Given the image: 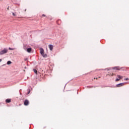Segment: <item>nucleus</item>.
Segmentation results:
<instances>
[{"mask_svg": "<svg viewBox=\"0 0 129 129\" xmlns=\"http://www.w3.org/2000/svg\"><path fill=\"white\" fill-rule=\"evenodd\" d=\"M40 54L43 56L44 57H47V54H45V51L43 48H40Z\"/></svg>", "mask_w": 129, "mask_h": 129, "instance_id": "nucleus-1", "label": "nucleus"}, {"mask_svg": "<svg viewBox=\"0 0 129 129\" xmlns=\"http://www.w3.org/2000/svg\"><path fill=\"white\" fill-rule=\"evenodd\" d=\"M8 53V49L5 48L0 51V55H4V54H7Z\"/></svg>", "mask_w": 129, "mask_h": 129, "instance_id": "nucleus-2", "label": "nucleus"}, {"mask_svg": "<svg viewBox=\"0 0 129 129\" xmlns=\"http://www.w3.org/2000/svg\"><path fill=\"white\" fill-rule=\"evenodd\" d=\"M124 84H125V83H121L118 84H117L116 85V87H121V86H123L124 85Z\"/></svg>", "mask_w": 129, "mask_h": 129, "instance_id": "nucleus-3", "label": "nucleus"}, {"mask_svg": "<svg viewBox=\"0 0 129 129\" xmlns=\"http://www.w3.org/2000/svg\"><path fill=\"white\" fill-rule=\"evenodd\" d=\"M28 47H29V45H28L27 44H24L23 46V49H24V50L25 51H26L27 50Z\"/></svg>", "mask_w": 129, "mask_h": 129, "instance_id": "nucleus-4", "label": "nucleus"}, {"mask_svg": "<svg viewBox=\"0 0 129 129\" xmlns=\"http://www.w3.org/2000/svg\"><path fill=\"white\" fill-rule=\"evenodd\" d=\"M48 47H49V50L50 51H53V48L54 47V46H53V45L52 44H49L48 45Z\"/></svg>", "mask_w": 129, "mask_h": 129, "instance_id": "nucleus-5", "label": "nucleus"}, {"mask_svg": "<svg viewBox=\"0 0 129 129\" xmlns=\"http://www.w3.org/2000/svg\"><path fill=\"white\" fill-rule=\"evenodd\" d=\"M26 51V52H28V53H31V52L32 51V48L28 47L27 50Z\"/></svg>", "mask_w": 129, "mask_h": 129, "instance_id": "nucleus-6", "label": "nucleus"}, {"mask_svg": "<svg viewBox=\"0 0 129 129\" xmlns=\"http://www.w3.org/2000/svg\"><path fill=\"white\" fill-rule=\"evenodd\" d=\"M24 105H28L29 104V100H26L24 103Z\"/></svg>", "mask_w": 129, "mask_h": 129, "instance_id": "nucleus-7", "label": "nucleus"}, {"mask_svg": "<svg viewBox=\"0 0 129 129\" xmlns=\"http://www.w3.org/2000/svg\"><path fill=\"white\" fill-rule=\"evenodd\" d=\"M117 77L119 78V79H122V78H123V77L118 75H117Z\"/></svg>", "mask_w": 129, "mask_h": 129, "instance_id": "nucleus-8", "label": "nucleus"}, {"mask_svg": "<svg viewBox=\"0 0 129 129\" xmlns=\"http://www.w3.org/2000/svg\"><path fill=\"white\" fill-rule=\"evenodd\" d=\"M10 102H11V99H7L6 100V102H7V103H10Z\"/></svg>", "mask_w": 129, "mask_h": 129, "instance_id": "nucleus-9", "label": "nucleus"}, {"mask_svg": "<svg viewBox=\"0 0 129 129\" xmlns=\"http://www.w3.org/2000/svg\"><path fill=\"white\" fill-rule=\"evenodd\" d=\"M112 69L114 70H119L118 67H115L113 68Z\"/></svg>", "mask_w": 129, "mask_h": 129, "instance_id": "nucleus-10", "label": "nucleus"}, {"mask_svg": "<svg viewBox=\"0 0 129 129\" xmlns=\"http://www.w3.org/2000/svg\"><path fill=\"white\" fill-rule=\"evenodd\" d=\"M7 64L8 65H10V64H12V61H11L10 60H9L8 61H7Z\"/></svg>", "mask_w": 129, "mask_h": 129, "instance_id": "nucleus-11", "label": "nucleus"}, {"mask_svg": "<svg viewBox=\"0 0 129 129\" xmlns=\"http://www.w3.org/2000/svg\"><path fill=\"white\" fill-rule=\"evenodd\" d=\"M33 71H34V73H35V74H37V70H36V69H33Z\"/></svg>", "mask_w": 129, "mask_h": 129, "instance_id": "nucleus-12", "label": "nucleus"}, {"mask_svg": "<svg viewBox=\"0 0 129 129\" xmlns=\"http://www.w3.org/2000/svg\"><path fill=\"white\" fill-rule=\"evenodd\" d=\"M119 80H120V79H116L115 80V81H116V82H117V81H119Z\"/></svg>", "mask_w": 129, "mask_h": 129, "instance_id": "nucleus-13", "label": "nucleus"}, {"mask_svg": "<svg viewBox=\"0 0 129 129\" xmlns=\"http://www.w3.org/2000/svg\"><path fill=\"white\" fill-rule=\"evenodd\" d=\"M124 80H125V81H127L129 80V79L127 78H126V79H124Z\"/></svg>", "mask_w": 129, "mask_h": 129, "instance_id": "nucleus-14", "label": "nucleus"}, {"mask_svg": "<svg viewBox=\"0 0 129 129\" xmlns=\"http://www.w3.org/2000/svg\"><path fill=\"white\" fill-rule=\"evenodd\" d=\"M12 15L14 16V17H16V14L15 13H12Z\"/></svg>", "mask_w": 129, "mask_h": 129, "instance_id": "nucleus-15", "label": "nucleus"}, {"mask_svg": "<svg viewBox=\"0 0 129 129\" xmlns=\"http://www.w3.org/2000/svg\"><path fill=\"white\" fill-rule=\"evenodd\" d=\"M9 50H15V49L12 48L11 47H9Z\"/></svg>", "mask_w": 129, "mask_h": 129, "instance_id": "nucleus-16", "label": "nucleus"}, {"mask_svg": "<svg viewBox=\"0 0 129 129\" xmlns=\"http://www.w3.org/2000/svg\"><path fill=\"white\" fill-rule=\"evenodd\" d=\"M113 75V73L110 74L109 75L110 76H112Z\"/></svg>", "mask_w": 129, "mask_h": 129, "instance_id": "nucleus-17", "label": "nucleus"}, {"mask_svg": "<svg viewBox=\"0 0 129 129\" xmlns=\"http://www.w3.org/2000/svg\"><path fill=\"white\" fill-rule=\"evenodd\" d=\"M45 15L44 14L42 15V16H43V17H45Z\"/></svg>", "mask_w": 129, "mask_h": 129, "instance_id": "nucleus-18", "label": "nucleus"}, {"mask_svg": "<svg viewBox=\"0 0 129 129\" xmlns=\"http://www.w3.org/2000/svg\"><path fill=\"white\" fill-rule=\"evenodd\" d=\"M2 59H0V62H2Z\"/></svg>", "mask_w": 129, "mask_h": 129, "instance_id": "nucleus-19", "label": "nucleus"}, {"mask_svg": "<svg viewBox=\"0 0 129 129\" xmlns=\"http://www.w3.org/2000/svg\"><path fill=\"white\" fill-rule=\"evenodd\" d=\"M30 93V91H29L28 94Z\"/></svg>", "mask_w": 129, "mask_h": 129, "instance_id": "nucleus-20", "label": "nucleus"}]
</instances>
